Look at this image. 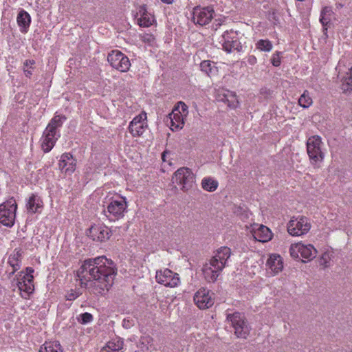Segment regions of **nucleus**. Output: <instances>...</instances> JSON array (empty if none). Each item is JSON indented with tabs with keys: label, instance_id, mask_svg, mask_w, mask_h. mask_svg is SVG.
Listing matches in <instances>:
<instances>
[{
	"label": "nucleus",
	"instance_id": "nucleus-1",
	"mask_svg": "<svg viewBox=\"0 0 352 352\" xmlns=\"http://www.w3.org/2000/svg\"><path fill=\"white\" fill-rule=\"evenodd\" d=\"M116 274V265L104 256L85 260L77 271L80 285H85L90 293L102 296L109 291Z\"/></svg>",
	"mask_w": 352,
	"mask_h": 352
},
{
	"label": "nucleus",
	"instance_id": "nucleus-2",
	"mask_svg": "<svg viewBox=\"0 0 352 352\" xmlns=\"http://www.w3.org/2000/svg\"><path fill=\"white\" fill-rule=\"evenodd\" d=\"M232 254L230 248L223 246L219 248L208 263L204 265L203 274L208 283H214L223 270L228 265V261Z\"/></svg>",
	"mask_w": 352,
	"mask_h": 352
},
{
	"label": "nucleus",
	"instance_id": "nucleus-3",
	"mask_svg": "<svg viewBox=\"0 0 352 352\" xmlns=\"http://www.w3.org/2000/svg\"><path fill=\"white\" fill-rule=\"evenodd\" d=\"M322 139L319 135H313L307 141V151L310 163L314 168H319L320 164L324 158V153L322 151Z\"/></svg>",
	"mask_w": 352,
	"mask_h": 352
},
{
	"label": "nucleus",
	"instance_id": "nucleus-4",
	"mask_svg": "<svg viewBox=\"0 0 352 352\" xmlns=\"http://www.w3.org/2000/svg\"><path fill=\"white\" fill-rule=\"evenodd\" d=\"M226 318L231 322L237 338L246 339L248 337L251 327L243 314L239 312L227 314Z\"/></svg>",
	"mask_w": 352,
	"mask_h": 352
},
{
	"label": "nucleus",
	"instance_id": "nucleus-5",
	"mask_svg": "<svg viewBox=\"0 0 352 352\" xmlns=\"http://www.w3.org/2000/svg\"><path fill=\"white\" fill-rule=\"evenodd\" d=\"M127 207L125 197H122L118 200L111 199L103 212L109 221H115L124 217Z\"/></svg>",
	"mask_w": 352,
	"mask_h": 352
},
{
	"label": "nucleus",
	"instance_id": "nucleus-6",
	"mask_svg": "<svg viewBox=\"0 0 352 352\" xmlns=\"http://www.w3.org/2000/svg\"><path fill=\"white\" fill-rule=\"evenodd\" d=\"M17 204L14 197H10L0 204V223L7 227H12L15 221Z\"/></svg>",
	"mask_w": 352,
	"mask_h": 352
},
{
	"label": "nucleus",
	"instance_id": "nucleus-7",
	"mask_svg": "<svg viewBox=\"0 0 352 352\" xmlns=\"http://www.w3.org/2000/svg\"><path fill=\"white\" fill-rule=\"evenodd\" d=\"M173 182L180 186L184 192L192 187L195 176L191 170L186 167L179 168L173 176Z\"/></svg>",
	"mask_w": 352,
	"mask_h": 352
},
{
	"label": "nucleus",
	"instance_id": "nucleus-8",
	"mask_svg": "<svg viewBox=\"0 0 352 352\" xmlns=\"http://www.w3.org/2000/svg\"><path fill=\"white\" fill-rule=\"evenodd\" d=\"M311 223L305 216L293 217L287 223V231L292 236H301L307 234L311 229Z\"/></svg>",
	"mask_w": 352,
	"mask_h": 352
},
{
	"label": "nucleus",
	"instance_id": "nucleus-9",
	"mask_svg": "<svg viewBox=\"0 0 352 352\" xmlns=\"http://www.w3.org/2000/svg\"><path fill=\"white\" fill-rule=\"evenodd\" d=\"M192 15V21L195 24L204 26L208 24L214 18L215 12L212 6H197L193 8Z\"/></svg>",
	"mask_w": 352,
	"mask_h": 352
},
{
	"label": "nucleus",
	"instance_id": "nucleus-10",
	"mask_svg": "<svg viewBox=\"0 0 352 352\" xmlns=\"http://www.w3.org/2000/svg\"><path fill=\"white\" fill-rule=\"evenodd\" d=\"M107 60L112 67L121 72H127L131 67L129 58L118 50L111 51V52L108 54Z\"/></svg>",
	"mask_w": 352,
	"mask_h": 352
},
{
	"label": "nucleus",
	"instance_id": "nucleus-11",
	"mask_svg": "<svg viewBox=\"0 0 352 352\" xmlns=\"http://www.w3.org/2000/svg\"><path fill=\"white\" fill-rule=\"evenodd\" d=\"M220 43H222L223 49L228 53L232 50L239 52L243 50V46L239 41L237 33L232 30L225 31L221 36Z\"/></svg>",
	"mask_w": 352,
	"mask_h": 352
},
{
	"label": "nucleus",
	"instance_id": "nucleus-12",
	"mask_svg": "<svg viewBox=\"0 0 352 352\" xmlns=\"http://www.w3.org/2000/svg\"><path fill=\"white\" fill-rule=\"evenodd\" d=\"M155 278L158 283L168 287H175L180 283L179 274L167 268L157 271Z\"/></svg>",
	"mask_w": 352,
	"mask_h": 352
},
{
	"label": "nucleus",
	"instance_id": "nucleus-13",
	"mask_svg": "<svg viewBox=\"0 0 352 352\" xmlns=\"http://www.w3.org/2000/svg\"><path fill=\"white\" fill-rule=\"evenodd\" d=\"M88 236L94 241L103 242L109 239L111 230L103 224L94 225L89 229Z\"/></svg>",
	"mask_w": 352,
	"mask_h": 352
},
{
	"label": "nucleus",
	"instance_id": "nucleus-14",
	"mask_svg": "<svg viewBox=\"0 0 352 352\" xmlns=\"http://www.w3.org/2000/svg\"><path fill=\"white\" fill-rule=\"evenodd\" d=\"M146 114L141 113L135 116L129 123V131L133 137L142 135L144 131L146 124Z\"/></svg>",
	"mask_w": 352,
	"mask_h": 352
},
{
	"label": "nucleus",
	"instance_id": "nucleus-15",
	"mask_svg": "<svg viewBox=\"0 0 352 352\" xmlns=\"http://www.w3.org/2000/svg\"><path fill=\"white\" fill-rule=\"evenodd\" d=\"M194 301L199 309L209 308L214 304L210 292L205 288H201L195 293Z\"/></svg>",
	"mask_w": 352,
	"mask_h": 352
},
{
	"label": "nucleus",
	"instance_id": "nucleus-16",
	"mask_svg": "<svg viewBox=\"0 0 352 352\" xmlns=\"http://www.w3.org/2000/svg\"><path fill=\"white\" fill-rule=\"evenodd\" d=\"M60 136V134H56L55 132L45 128L41 138L42 150L45 153L50 152Z\"/></svg>",
	"mask_w": 352,
	"mask_h": 352
},
{
	"label": "nucleus",
	"instance_id": "nucleus-17",
	"mask_svg": "<svg viewBox=\"0 0 352 352\" xmlns=\"http://www.w3.org/2000/svg\"><path fill=\"white\" fill-rule=\"evenodd\" d=\"M76 161L70 153H63L58 162V168L61 172L71 175L76 169Z\"/></svg>",
	"mask_w": 352,
	"mask_h": 352
},
{
	"label": "nucleus",
	"instance_id": "nucleus-18",
	"mask_svg": "<svg viewBox=\"0 0 352 352\" xmlns=\"http://www.w3.org/2000/svg\"><path fill=\"white\" fill-rule=\"evenodd\" d=\"M267 265L272 272V275H275L283 269V261L278 254H272L267 261Z\"/></svg>",
	"mask_w": 352,
	"mask_h": 352
},
{
	"label": "nucleus",
	"instance_id": "nucleus-19",
	"mask_svg": "<svg viewBox=\"0 0 352 352\" xmlns=\"http://www.w3.org/2000/svg\"><path fill=\"white\" fill-rule=\"evenodd\" d=\"M138 15H140V18L138 19V23L141 27H150L155 21L154 16L147 11L145 6L140 7Z\"/></svg>",
	"mask_w": 352,
	"mask_h": 352
},
{
	"label": "nucleus",
	"instance_id": "nucleus-20",
	"mask_svg": "<svg viewBox=\"0 0 352 352\" xmlns=\"http://www.w3.org/2000/svg\"><path fill=\"white\" fill-rule=\"evenodd\" d=\"M184 116L179 112V108H174L169 115L170 120V129H182L184 125Z\"/></svg>",
	"mask_w": 352,
	"mask_h": 352
},
{
	"label": "nucleus",
	"instance_id": "nucleus-21",
	"mask_svg": "<svg viewBox=\"0 0 352 352\" xmlns=\"http://www.w3.org/2000/svg\"><path fill=\"white\" fill-rule=\"evenodd\" d=\"M296 248L303 258L312 260L316 256L317 250L311 244L305 245L302 243H296Z\"/></svg>",
	"mask_w": 352,
	"mask_h": 352
},
{
	"label": "nucleus",
	"instance_id": "nucleus-22",
	"mask_svg": "<svg viewBox=\"0 0 352 352\" xmlns=\"http://www.w3.org/2000/svg\"><path fill=\"white\" fill-rule=\"evenodd\" d=\"M21 252L20 250H14L13 253L11 254L8 260V263L12 267V272H9L8 277L10 278L17 270L21 267Z\"/></svg>",
	"mask_w": 352,
	"mask_h": 352
},
{
	"label": "nucleus",
	"instance_id": "nucleus-23",
	"mask_svg": "<svg viewBox=\"0 0 352 352\" xmlns=\"http://www.w3.org/2000/svg\"><path fill=\"white\" fill-rule=\"evenodd\" d=\"M33 279V276L29 277L28 280L26 278L21 279V277L17 276L14 281L16 282L15 284L21 292H25L27 295H29L34 290Z\"/></svg>",
	"mask_w": 352,
	"mask_h": 352
},
{
	"label": "nucleus",
	"instance_id": "nucleus-24",
	"mask_svg": "<svg viewBox=\"0 0 352 352\" xmlns=\"http://www.w3.org/2000/svg\"><path fill=\"white\" fill-rule=\"evenodd\" d=\"M17 23L20 27V30L23 33H25L30 27L31 18L30 14L25 10H21L16 18Z\"/></svg>",
	"mask_w": 352,
	"mask_h": 352
},
{
	"label": "nucleus",
	"instance_id": "nucleus-25",
	"mask_svg": "<svg viewBox=\"0 0 352 352\" xmlns=\"http://www.w3.org/2000/svg\"><path fill=\"white\" fill-rule=\"evenodd\" d=\"M66 120L67 118L65 116L55 114V116L50 120L46 129L55 132L56 134H60L59 129L62 127Z\"/></svg>",
	"mask_w": 352,
	"mask_h": 352
},
{
	"label": "nucleus",
	"instance_id": "nucleus-26",
	"mask_svg": "<svg viewBox=\"0 0 352 352\" xmlns=\"http://www.w3.org/2000/svg\"><path fill=\"white\" fill-rule=\"evenodd\" d=\"M26 206L27 210L29 212H38L39 209H41L43 207V201L38 196L32 194L29 197Z\"/></svg>",
	"mask_w": 352,
	"mask_h": 352
},
{
	"label": "nucleus",
	"instance_id": "nucleus-27",
	"mask_svg": "<svg viewBox=\"0 0 352 352\" xmlns=\"http://www.w3.org/2000/svg\"><path fill=\"white\" fill-rule=\"evenodd\" d=\"M254 237L258 241L267 242L272 239V232L267 227L261 225L259 228L254 231Z\"/></svg>",
	"mask_w": 352,
	"mask_h": 352
},
{
	"label": "nucleus",
	"instance_id": "nucleus-28",
	"mask_svg": "<svg viewBox=\"0 0 352 352\" xmlns=\"http://www.w3.org/2000/svg\"><path fill=\"white\" fill-rule=\"evenodd\" d=\"M332 13L333 11L331 8L328 6L324 7L320 12V22L322 25L324 31L327 30V26L331 21V16Z\"/></svg>",
	"mask_w": 352,
	"mask_h": 352
},
{
	"label": "nucleus",
	"instance_id": "nucleus-29",
	"mask_svg": "<svg viewBox=\"0 0 352 352\" xmlns=\"http://www.w3.org/2000/svg\"><path fill=\"white\" fill-rule=\"evenodd\" d=\"M200 68L202 72L207 74L209 76H214L218 72V68L216 67L215 63L210 60H203L200 63Z\"/></svg>",
	"mask_w": 352,
	"mask_h": 352
},
{
	"label": "nucleus",
	"instance_id": "nucleus-30",
	"mask_svg": "<svg viewBox=\"0 0 352 352\" xmlns=\"http://www.w3.org/2000/svg\"><path fill=\"white\" fill-rule=\"evenodd\" d=\"M38 352H63L58 342H45L40 346Z\"/></svg>",
	"mask_w": 352,
	"mask_h": 352
},
{
	"label": "nucleus",
	"instance_id": "nucleus-31",
	"mask_svg": "<svg viewBox=\"0 0 352 352\" xmlns=\"http://www.w3.org/2000/svg\"><path fill=\"white\" fill-rule=\"evenodd\" d=\"M218 186V182L210 177H204L201 181L202 188L208 192L215 191Z\"/></svg>",
	"mask_w": 352,
	"mask_h": 352
},
{
	"label": "nucleus",
	"instance_id": "nucleus-32",
	"mask_svg": "<svg viewBox=\"0 0 352 352\" xmlns=\"http://www.w3.org/2000/svg\"><path fill=\"white\" fill-rule=\"evenodd\" d=\"M222 100L230 108L235 109L238 107L239 101L236 95L231 91H228L223 95Z\"/></svg>",
	"mask_w": 352,
	"mask_h": 352
},
{
	"label": "nucleus",
	"instance_id": "nucleus-33",
	"mask_svg": "<svg viewBox=\"0 0 352 352\" xmlns=\"http://www.w3.org/2000/svg\"><path fill=\"white\" fill-rule=\"evenodd\" d=\"M341 89L344 92L352 91V67L342 80Z\"/></svg>",
	"mask_w": 352,
	"mask_h": 352
},
{
	"label": "nucleus",
	"instance_id": "nucleus-34",
	"mask_svg": "<svg viewBox=\"0 0 352 352\" xmlns=\"http://www.w3.org/2000/svg\"><path fill=\"white\" fill-rule=\"evenodd\" d=\"M35 60L33 59L25 60L23 64V71L27 78H30L35 68Z\"/></svg>",
	"mask_w": 352,
	"mask_h": 352
},
{
	"label": "nucleus",
	"instance_id": "nucleus-35",
	"mask_svg": "<svg viewBox=\"0 0 352 352\" xmlns=\"http://www.w3.org/2000/svg\"><path fill=\"white\" fill-rule=\"evenodd\" d=\"M312 98L308 91L305 90L298 99L299 104L303 108H308L312 104Z\"/></svg>",
	"mask_w": 352,
	"mask_h": 352
},
{
	"label": "nucleus",
	"instance_id": "nucleus-36",
	"mask_svg": "<svg viewBox=\"0 0 352 352\" xmlns=\"http://www.w3.org/2000/svg\"><path fill=\"white\" fill-rule=\"evenodd\" d=\"M107 348L113 352H118L123 348L124 342L119 338L113 339L107 343Z\"/></svg>",
	"mask_w": 352,
	"mask_h": 352
},
{
	"label": "nucleus",
	"instance_id": "nucleus-37",
	"mask_svg": "<svg viewBox=\"0 0 352 352\" xmlns=\"http://www.w3.org/2000/svg\"><path fill=\"white\" fill-rule=\"evenodd\" d=\"M258 50L263 52H270L272 49V43L267 39H260L256 43Z\"/></svg>",
	"mask_w": 352,
	"mask_h": 352
},
{
	"label": "nucleus",
	"instance_id": "nucleus-38",
	"mask_svg": "<svg viewBox=\"0 0 352 352\" xmlns=\"http://www.w3.org/2000/svg\"><path fill=\"white\" fill-rule=\"evenodd\" d=\"M153 339L151 336L148 335H144L141 336L140 339V344L142 348H145L146 350H151L153 347Z\"/></svg>",
	"mask_w": 352,
	"mask_h": 352
},
{
	"label": "nucleus",
	"instance_id": "nucleus-39",
	"mask_svg": "<svg viewBox=\"0 0 352 352\" xmlns=\"http://www.w3.org/2000/svg\"><path fill=\"white\" fill-rule=\"evenodd\" d=\"M94 319L93 316L87 312L81 314L78 318V322L82 324L90 323Z\"/></svg>",
	"mask_w": 352,
	"mask_h": 352
},
{
	"label": "nucleus",
	"instance_id": "nucleus-40",
	"mask_svg": "<svg viewBox=\"0 0 352 352\" xmlns=\"http://www.w3.org/2000/svg\"><path fill=\"white\" fill-rule=\"evenodd\" d=\"M81 294L82 293L78 290L70 289L67 292L65 298L67 300L73 301L79 297Z\"/></svg>",
	"mask_w": 352,
	"mask_h": 352
},
{
	"label": "nucleus",
	"instance_id": "nucleus-41",
	"mask_svg": "<svg viewBox=\"0 0 352 352\" xmlns=\"http://www.w3.org/2000/svg\"><path fill=\"white\" fill-rule=\"evenodd\" d=\"M140 38L142 42L147 43L149 45H153L155 43V38L151 34L144 33L140 35Z\"/></svg>",
	"mask_w": 352,
	"mask_h": 352
},
{
	"label": "nucleus",
	"instance_id": "nucleus-42",
	"mask_svg": "<svg viewBox=\"0 0 352 352\" xmlns=\"http://www.w3.org/2000/svg\"><path fill=\"white\" fill-rule=\"evenodd\" d=\"M280 54L281 52H276L273 54L271 58V63L274 67H278L280 65Z\"/></svg>",
	"mask_w": 352,
	"mask_h": 352
},
{
	"label": "nucleus",
	"instance_id": "nucleus-43",
	"mask_svg": "<svg viewBox=\"0 0 352 352\" xmlns=\"http://www.w3.org/2000/svg\"><path fill=\"white\" fill-rule=\"evenodd\" d=\"M174 108H179V112L184 116H186L188 113V106L182 101L178 102L177 106Z\"/></svg>",
	"mask_w": 352,
	"mask_h": 352
},
{
	"label": "nucleus",
	"instance_id": "nucleus-44",
	"mask_svg": "<svg viewBox=\"0 0 352 352\" xmlns=\"http://www.w3.org/2000/svg\"><path fill=\"white\" fill-rule=\"evenodd\" d=\"M34 272V269L31 267H26V273L23 274V272H19L16 276L21 277V279L26 278L28 280V278L30 276H33L32 274Z\"/></svg>",
	"mask_w": 352,
	"mask_h": 352
},
{
	"label": "nucleus",
	"instance_id": "nucleus-45",
	"mask_svg": "<svg viewBox=\"0 0 352 352\" xmlns=\"http://www.w3.org/2000/svg\"><path fill=\"white\" fill-rule=\"evenodd\" d=\"M290 254L293 258H298V253L296 248V243L295 245H292L289 249Z\"/></svg>",
	"mask_w": 352,
	"mask_h": 352
},
{
	"label": "nucleus",
	"instance_id": "nucleus-46",
	"mask_svg": "<svg viewBox=\"0 0 352 352\" xmlns=\"http://www.w3.org/2000/svg\"><path fill=\"white\" fill-rule=\"evenodd\" d=\"M224 22V20L221 18L214 19V21L212 24V28L217 30Z\"/></svg>",
	"mask_w": 352,
	"mask_h": 352
},
{
	"label": "nucleus",
	"instance_id": "nucleus-47",
	"mask_svg": "<svg viewBox=\"0 0 352 352\" xmlns=\"http://www.w3.org/2000/svg\"><path fill=\"white\" fill-rule=\"evenodd\" d=\"M256 61H257L256 58L254 56L252 55L248 57V63L250 65H254L256 63Z\"/></svg>",
	"mask_w": 352,
	"mask_h": 352
},
{
	"label": "nucleus",
	"instance_id": "nucleus-48",
	"mask_svg": "<svg viewBox=\"0 0 352 352\" xmlns=\"http://www.w3.org/2000/svg\"><path fill=\"white\" fill-rule=\"evenodd\" d=\"M100 352H113V351L111 350H110V349L107 348V344H106V345L100 349Z\"/></svg>",
	"mask_w": 352,
	"mask_h": 352
},
{
	"label": "nucleus",
	"instance_id": "nucleus-49",
	"mask_svg": "<svg viewBox=\"0 0 352 352\" xmlns=\"http://www.w3.org/2000/svg\"><path fill=\"white\" fill-rule=\"evenodd\" d=\"M162 1L166 3H171L173 2V0H162Z\"/></svg>",
	"mask_w": 352,
	"mask_h": 352
},
{
	"label": "nucleus",
	"instance_id": "nucleus-50",
	"mask_svg": "<svg viewBox=\"0 0 352 352\" xmlns=\"http://www.w3.org/2000/svg\"><path fill=\"white\" fill-rule=\"evenodd\" d=\"M337 8H341L343 7V5L342 3H336Z\"/></svg>",
	"mask_w": 352,
	"mask_h": 352
},
{
	"label": "nucleus",
	"instance_id": "nucleus-51",
	"mask_svg": "<svg viewBox=\"0 0 352 352\" xmlns=\"http://www.w3.org/2000/svg\"><path fill=\"white\" fill-rule=\"evenodd\" d=\"M325 256H326L325 254L323 255L322 258L325 261L324 262L327 263V261H326V258H325Z\"/></svg>",
	"mask_w": 352,
	"mask_h": 352
}]
</instances>
